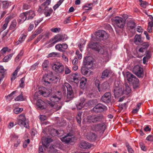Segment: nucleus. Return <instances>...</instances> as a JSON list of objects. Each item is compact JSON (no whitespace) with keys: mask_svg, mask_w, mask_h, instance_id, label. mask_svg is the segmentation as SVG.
<instances>
[{"mask_svg":"<svg viewBox=\"0 0 153 153\" xmlns=\"http://www.w3.org/2000/svg\"><path fill=\"white\" fill-rule=\"evenodd\" d=\"M61 93L59 91L56 94H54L50 98V101L45 100L43 101L41 99L38 100L36 102V105L37 107L41 109H46L48 105H49L54 108H56V110H59L62 107L61 105H58L59 103H58L60 100Z\"/></svg>","mask_w":153,"mask_h":153,"instance_id":"f257e3e1","label":"nucleus"},{"mask_svg":"<svg viewBox=\"0 0 153 153\" xmlns=\"http://www.w3.org/2000/svg\"><path fill=\"white\" fill-rule=\"evenodd\" d=\"M139 1L140 6L143 8H146L148 5L147 2L145 1H143L142 0H139Z\"/></svg>","mask_w":153,"mask_h":153,"instance_id":"37998d69","label":"nucleus"},{"mask_svg":"<svg viewBox=\"0 0 153 153\" xmlns=\"http://www.w3.org/2000/svg\"><path fill=\"white\" fill-rule=\"evenodd\" d=\"M53 69L58 73H61L64 71V66L61 63L57 62L52 65Z\"/></svg>","mask_w":153,"mask_h":153,"instance_id":"6e6552de","label":"nucleus"},{"mask_svg":"<svg viewBox=\"0 0 153 153\" xmlns=\"http://www.w3.org/2000/svg\"><path fill=\"white\" fill-rule=\"evenodd\" d=\"M60 30V28H53L51 29L52 32L54 33H58Z\"/></svg>","mask_w":153,"mask_h":153,"instance_id":"69168bd1","label":"nucleus"},{"mask_svg":"<svg viewBox=\"0 0 153 153\" xmlns=\"http://www.w3.org/2000/svg\"><path fill=\"white\" fill-rule=\"evenodd\" d=\"M49 62L48 60H45L42 64V67L44 70H46L48 66Z\"/></svg>","mask_w":153,"mask_h":153,"instance_id":"a19ab883","label":"nucleus"},{"mask_svg":"<svg viewBox=\"0 0 153 153\" xmlns=\"http://www.w3.org/2000/svg\"><path fill=\"white\" fill-rule=\"evenodd\" d=\"M26 13L27 19H32L35 15V13L34 11L32 10L27 11L26 12Z\"/></svg>","mask_w":153,"mask_h":153,"instance_id":"a878e982","label":"nucleus"},{"mask_svg":"<svg viewBox=\"0 0 153 153\" xmlns=\"http://www.w3.org/2000/svg\"><path fill=\"white\" fill-rule=\"evenodd\" d=\"M146 55L143 58V63L145 64L146 62V60L149 59L151 56V52L148 51H147L146 52Z\"/></svg>","mask_w":153,"mask_h":153,"instance_id":"c85d7f7f","label":"nucleus"},{"mask_svg":"<svg viewBox=\"0 0 153 153\" xmlns=\"http://www.w3.org/2000/svg\"><path fill=\"white\" fill-rule=\"evenodd\" d=\"M27 19V17L26 16V12L22 13L20 14L19 19L22 22H24Z\"/></svg>","mask_w":153,"mask_h":153,"instance_id":"f704fd0d","label":"nucleus"},{"mask_svg":"<svg viewBox=\"0 0 153 153\" xmlns=\"http://www.w3.org/2000/svg\"><path fill=\"white\" fill-rule=\"evenodd\" d=\"M128 26L131 29H133L135 27V25L134 22L132 21H130L128 22Z\"/></svg>","mask_w":153,"mask_h":153,"instance_id":"8fccbe9b","label":"nucleus"},{"mask_svg":"<svg viewBox=\"0 0 153 153\" xmlns=\"http://www.w3.org/2000/svg\"><path fill=\"white\" fill-rule=\"evenodd\" d=\"M85 100V99L83 97L81 98L80 99L79 101L78 102L76 105L77 109H80L83 108V104Z\"/></svg>","mask_w":153,"mask_h":153,"instance_id":"bb28decb","label":"nucleus"},{"mask_svg":"<svg viewBox=\"0 0 153 153\" xmlns=\"http://www.w3.org/2000/svg\"><path fill=\"white\" fill-rule=\"evenodd\" d=\"M87 82V78L82 76L80 79V87L82 89H85L86 86Z\"/></svg>","mask_w":153,"mask_h":153,"instance_id":"5701e85b","label":"nucleus"},{"mask_svg":"<svg viewBox=\"0 0 153 153\" xmlns=\"http://www.w3.org/2000/svg\"><path fill=\"white\" fill-rule=\"evenodd\" d=\"M109 85L107 82H105L100 85V88H99V91L102 92L109 88Z\"/></svg>","mask_w":153,"mask_h":153,"instance_id":"412c9836","label":"nucleus"},{"mask_svg":"<svg viewBox=\"0 0 153 153\" xmlns=\"http://www.w3.org/2000/svg\"><path fill=\"white\" fill-rule=\"evenodd\" d=\"M17 24L16 20H13L11 22L10 26L9 28L11 30H15Z\"/></svg>","mask_w":153,"mask_h":153,"instance_id":"e433bc0d","label":"nucleus"},{"mask_svg":"<svg viewBox=\"0 0 153 153\" xmlns=\"http://www.w3.org/2000/svg\"><path fill=\"white\" fill-rule=\"evenodd\" d=\"M10 16H8L6 18L5 21V23L3 25L2 27V30H5L7 27L8 23L10 21Z\"/></svg>","mask_w":153,"mask_h":153,"instance_id":"2f4dec72","label":"nucleus"},{"mask_svg":"<svg viewBox=\"0 0 153 153\" xmlns=\"http://www.w3.org/2000/svg\"><path fill=\"white\" fill-rule=\"evenodd\" d=\"M79 147L82 149H88L91 147V144L87 142L82 141L80 142Z\"/></svg>","mask_w":153,"mask_h":153,"instance_id":"4be33fe9","label":"nucleus"},{"mask_svg":"<svg viewBox=\"0 0 153 153\" xmlns=\"http://www.w3.org/2000/svg\"><path fill=\"white\" fill-rule=\"evenodd\" d=\"M13 53H11L5 56L3 59V61L4 62H7L10 60L12 57Z\"/></svg>","mask_w":153,"mask_h":153,"instance_id":"72a5a7b5","label":"nucleus"},{"mask_svg":"<svg viewBox=\"0 0 153 153\" xmlns=\"http://www.w3.org/2000/svg\"><path fill=\"white\" fill-rule=\"evenodd\" d=\"M97 135L93 133H88L87 135V138L89 140L91 141H95L97 138Z\"/></svg>","mask_w":153,"mask_h":153,"instance_id":"393cba45","label":"nucleus"},{"mask_svg":"<svg viewBox=\"0 0 153 153\" xmlns=\"http://www.w3.org/2000/svg\"><path fill=\"white\" fill-rule=\"evenodd\" d=\"M86 94L87 97L88 98H92L94 96V94L91 91H87Z\"/></svg>","mask_w":153,"mask_h":153,"instance_id":"864d4df0","label":"nucleus"},{"mask_svg":"<svg viewBox=\"0 0 153 153\" xmlns=\"http://www.w3.org/2000/svg\"><path fill=\"white\" fill-rule=\"evenodd\" d=\"M83 65L84 66L90 68L93 65V59L91 56L85 57L83 60Z\"/></svg>","mask_w":153,"mask_h":153,"instance_id":"1a4fd4ad","label":"nucleus"},{"mask_svg":"<svg viewBox=\"0 0 153 153\" xmlns=\"http://www.w3.org/2000/svg\"><path fill=\"white\" fill-rule=\"evenodd\" d=\"M126 77L127 79L129 82H131L133 84H134L136 85L139 83V80L138 79L129 72H126ZM137 86V85H136V87Z\"/></svg>","mask_w":153,"mask_h":153,"instance_id":"0eeeda50","label":"nucleus"},{"mask_svg":"<svg viewBox=\"0 0 153 153\" xmlns=\"http://www.w3.org/2000/svg\"><path fill=\"white\" fill-rule=\"evenodd\" d=\"M58 79V77L56 76H54L52 78H49L48 75L45 74L43 76L42 80L46 83H50L51 82H56L57 81Z\"/></svg>","mask_w":153,"mask_h":153,"instance_id":"4468645a","label":"nucleus"},{"mask_svg":"<svg viewBox=\"0 0 153 153\" xmlns=\"http://www.w3.org/2000/svg\"><path fill=\"white\" fill-rule=\"evenodd\" d=\"M51 0H46L41 5V7H40V9H43L44 7H48L51 3Z\"/></svg>","mask_w":153,"mask_h":153,"instance_id":"ea45409f","label":"nucleus"},{"mask_svg":"<svg viewBox=\"0 0 153 153\" xmlns=\"http://www.w3.org/2000/svg\"><path fill=\"white\" fill-rule=\"evenodd\" d=\"M143 68L139 66H135L132 70V72L139 77H142L143 76Z\"/></svg>","mask_w":153,"mask_h":153,"instance_id":"9b49d317","label":"nucleus"},{"mask_svg":"<svg viewBox=\"0 0 153 153\" xmlns=\"http://www.w3.org/2000/svg\"><path fill=\"white\" fill-rule=\"evenodd\" d=\"M146 140L150 141H153V135H149L146 138Z\"/></svg>","mask_w":153,"mask_h":153,"instance_id":"0e129e2a","label":"nucleus"},{"mask_svg":"<svg viewBox=\"0 0 153 153\" xmlns=\"http://www.w3.org/2000/svg\"><path fill=\"white\" fill-rule=\"evenodd\" d=\"M59 53L56 52H52L48 54V57H59Z\"/></svg>","mask_w":153,"mask_h":153,"instance_id":"79ce46f5","label":"nucleus"},{"mask_svg":"<svg viewBox=\"0 0 153 153\" xmlns=\"http://www.w3.org/2000/svg\"><path fill=\"white\" fill-rule=\"evenodd\" d=\"M134 43L136 45H139L141 42L140 36L139 35H136L134 38Z\"/></svg>","mask_w":153,"mask_h":153,"instance_id":"c756f323","label":"nucleus"},{"mask_svg":"<svg viewBox=\"0 0 153 153\" xmlns=\"http://www.w3.org/2000/svg\"><path fill=\"white\" fill-rule=\"evenodd\" d=\"M125 89L123 91V93L124 94H128L131 91V89L130 87L127 85H125Z\"/></svg>","mask_w":153,"mask_h":153,"instance_id":"58836bf2","label":"nucleus"},{"mask_svg":"<svg viewBox=\"0 0 153 153\" xmlns=\"http://www.w3.org/2000/svg\"><path fill=\"white\" fill-rule=\"evenodd\" d=\"M64 0H59L57 3L54 5L53 7V9L55 10L63 2Z\"/></svg>","mask_w":153,"mask_h":153,"instance_id":"09e8293b","label":"nucleus"},{"mask_svg":"<svg viewBox=\"0 0 153 153\" xmlns=\"http://www.w3.org/2000/svg\"><path fill=\"white\" fill-rule=\"evenodd\" d=\"M42 31V30L41 28H38L34 32V33L37 36L39 34L41 33Z\"/></svg>","mask_w":153,"mask_h":153,"instance_id":"774afa93","label":"nucleus"},{"mask_svg":"<svg viewBox=\"0 0 153 153\" xmlns=\"http://www.w3.org/2000/svg\"><path fill=\"white\" fill-rule=\"evenodd\" d=\"M51 91L50 89H47L43 87L42 89L40 90L39 93L45 97H48L51 93Z\"/></svg>","mask_w":153,"mask_h":153,"instance_id":"a211bd4d","label":"nucleus"},{"mask_svg":"<svg viewBox=\"0 0 153 153\" xmlns=\"http://www.w3.org/2000/svg\"><path fill=\"white\" fill-rule=\"evenodd\" d=\"M16 101H22L24 100L22 95L21 94L17 96L15 99Z\"/></svg>","mask_w":153,"mask_h":153,"instance_id":"603ef678","label":"nucleus"},{"mask_svg":"<svg viewBox=\"0 0 153 153\" xmlns=\"http://www.w3.org/2000/svg\"><path fill=\"white\" fill-rule=\"evenodd\" d=\"M23 110V109L22 108H16L13 110V112L15 114H19Z\"/></svg>","mask_w":153,"mask_h":153,"instance_id":"3c124183","label":"nucleus"},{"mask_svg":"<svg viewBox=\"0 0 153 153\" xmlns=\"http://www.w3.org/2000/svg\"><path fill=\"white\" fill-rule=\"evenodd\" d=\"M67 97H68L71 98L73 96V91L71 87H70L68 89Z\"/></svg>","mask_w":153,"mask_h":153,"instance_id":"c03bdc74","label":"nucleus"},{"mask_svg":"<svg viewBox=\"0 0 153 153\" xmlns=\"http://www.w3.org/2000/svg\"><path fill=\"white\" fill-rule=\"evenodd\" d=\"M2 7L4 9L7 8L10 6L9 3L7 1H3L2 2Z\"/></svg>","mask_w":153,"mask_h":153,"instance_id":"49530a36","label":"nucleus"},{"mask_svg":"<svg viewBox=\"0 0 153 153\" xmlns=\"http://www.w3.org/2000/svg\"><path fill=\"white\" fill-rule=\"evenodd\" d=\"M39 64V62H37L35 63L31 66L30 70H33L35 69Z\"/></svg>","mask_w":153,"mask_h":153,"instance_id":"052dcab7","label":"nucleus"},{"mask_svg":"<svg viewBox=\"0 0 153 153\" xmlns=\"http://www.w3.org/2000/svg\"><path fill=\"white\" fill-rule=\"evenodd\" d=\"M52 44L53 45L56 43L61 41L60 36H55L54 38L52 39Z\"/></svg>","mask_w":153,"mask_h":153,"instance_id":"4c0bfd02","label":"nucleus"},{"mask_svg":"<svg viewBox=\"0 0 153 153\" xmlns=\"http://www.w3.org/2000/svg\"><path fill=\"white\" fill-rule=\"evenodd\" d=\"M61 140L65 143H69L73 142L72 136L71 134L68 133L66 135L60 138Z\"/></svg>","mask_w":153,"mask_h":153,"instance_id":"f3484780","label":"nucleus"},{"mask_svg":"<svg viewBox=\"0 0 153 153\" xmlns=\"http://www.w3.org/2000/svg\"><path fill=\"white\" fill-rule=\"evenodd\" d=\"M20 68L19 67H18L14 72H13L12 77L11 78V80H14L16 78V76H17L18 71H19Z\"/></svg>","mask_w":153,"mask_h":153,"instance_id":"c9c22d12","label":"nucleus"},{"mask_svg":"<svg viewBox=\"0 0 153 153\" xmlns=\"http://www.w3.org/2000/svg\"><path fill=\"white\" fill-rule=\"evenodd\" d=\"M25 78L24 77L22 78L20 80V83L19 85L20 87L21 88H23L24 87V82L25 81Z\"/></svg>","mask_w":153,"mask_h":153,"instance_id":"bf43d9fd","label":"nucleus"},{"mask_svg":"<svg viewBox=\"0 0 153 153\" xmlns=\"http://www.w3.org/2000/svg\"><path fill=\"white\" fill-rule=\"evenodd\" d=\"M6 70L4 69L2 66L0 65V75L1 74H5Z\"/></svg>","mask_w":153,"mask_h":153,"instance_id":"338daca9","label":"nucleus"},{"mask_svg":"<svg viewBox=\"0 0 153 153\" xmlns=\"http://www.w3.org/2000/svg\"><path fill=\"white\" fill-rule=\"evenodd\" d=\"M16 91H13L11 93L6 97V98L9 100H10L13 99V95L16 92Z\"/></svg>","mask_w":153,"mask_h":153,"instance_id":"5fc2aeb1","label":"nucleus"},{"mask_svg":"<svg viewBox=\"0 0 153 153\" xmlns=\"http://www.w3.org/2000/svg\"><path fill=\"white\" fill-rule=\"evenodd\" d=\"M64 70L65 74H69L71 72V70L70 68L66 65H65L64 66Z\"/></svg>","mask_w":153,"mask_h":153,"instance_id":"a18cd8bd","label":"nucleus"},{"mask_svg":"<svg viewBox=\"0 0 153 153\" xmlns=\"http://www.w3.org/2000/svg\"><path fill=\"white\" fill-rule=\"evenodd\" d=\"M26 36L24 34H22L19 39L22 43L25 40Z\"/></svg>","mask_w":153,"mask_h":153,"instance_id":"e2e57ef3","label":"nucleus"},{"mask_svg":"<svg viewBox=\"0 0 153 153\" xmlns=\"http://www.w3.org/2000/svg\"><path fill=\"white\" fill-rule=\"evenodd\" d=\"M91 5V4H85L84 6V8H85V10H91L92 9V7H90Z\"/></svg>","mask_w":153,"mask_h":153,"instance_id":"680f3d73","label":"nucleus"},{"mask_svg":"<svg viewBox=\"0 0 153 153\" xmlns=\"http://www.w3.org/2000/svg\"><path fill=\"white\" fill-rule=\"evenodd\" d=\"M43 19V18H41L38 19H37L34 21V24L36 27L42 21Z\"/></svg>","mask_w":153,"mask_h":153,"instance_id":"13d9d810","label":"nucleus"},{"mask_svg":"<svg viewBox=\"0 0 153 153\" xmlns=\"http://www.w3.org/2000/svg\"><path fill=\"white\" fill-rule=\"evenodd\" d=\"M91 129L94 131L103 133L105 129V126L104 123H101L92 126Z\"/></svg>","mask_w":153,"mask_h":153,"instance_id":"423d86ee","label":"nucleus"},{"mask_svg":"<svg viewBox=\"0 0 153 153\" xmlns=\"http://www.w3.org/2000/svg\"><path fill=\"white\" fill-rule=\"evenodd\" d=\"M88 68L83 66L80 69V71L81 74L84 76H89L92 74V72L89 70Z\"/></svg>","mask_w":153,"mask_h":153,"instance_id":"dca6fc26","label":"nucleus"},{"mask_svg":"<svg viewBox=\"0 0 153 153\" xmlns=\"http://www.w3.org/2000/svg\"><path fill=\"white\" fill-rule=\"evenodd\" d=\"M101 99L103 102L105 103H109L111 102V95L109 92L105 93L102 96Z\"/></svg>","mask_w":153,"mask_h":153,"instance_id":"2eb2a0df","label":"nucleus"},{"mask_svg":"<svg viewBox=\"0 0 153 153\" xmlns=\"http://www.w3.org/2000/svg\"><path fill=\"white\" fill-rule=\"evenodd\" d=\"M110 70L106 69L103 71L102 73V75L101 76V78L102 79L105 78L108 76L110 73Z\"/></svg>","mask_w":153,"mask_h":153,"instance_id":"7c9ffc66","label":"nucleus"},{"mask_svg":"<svg viewBox=\"0 0 153 153\" xmlns=\"http://www.w3.org/2000/svg\"><path fill=\"white\" fill-rule=\"evenodd\" d=\"M8 50V48L7 47H4L0 51V53H1V55H4Z\"/></svg>","mask_w":153,"mask_h":153,"instance_id":"6e6d98bb","label":"nucleus"},{"mask_svg":"<svg viewBox=\"0 0 153 153\" xmlns=\"http://www.w3.org/2000/svg\"><path fill=\"white\" fill-rule=\"evenodd\" d=\"M121 86V83L120 81H116L115 82L113 92L115 97H118L122 94L123 91Z\"/></svg>","mask_w":153,"mask_h":153,"instance_id":"7ed1b4c3","label":"nucleus"},{"mask_svg":"<svg viewBox=\"0 0 153 153\" xmlns=\"http://www.w3.org/2000/svg\"><path fill=\"white\" fill-rule=\"evenodd\" d=\"M52 8H49L48 7H45L44 13L46 17L49 16L53 12Z\"/></svg>","mask_w":153,"mask_h":153,"instance_id":"b1692460","label":"nucleus"},{"mask_svg":"<svg viewBox=\"0 0 153 153\" xmlns=\"http://www.w3.org/2000/svg\"><path fill=\"white\" fill-rule=\"evenodd\" d=\"M114 24L118 27L122 28H123L125 24V20L122 17L116 16L113 20Z\"/></svg>","mask_w":153,"mask_h":153,"instance_id":"39448f33","label":"nucleus"},{"mask_svg":"<svg viewBox=\"0 0 153 153\" xmlns=\"http://www.w3.org/2000/svg\"><path fill=\"white\" fill-rule=\"evenodd\" d=\"M71 87V85L68 83H65L64 85H62V89L63 90V93H65L66 90H67V91H68V88Z\"/></svg>","mask_w":153,"mask_h":153,"instance_id":"473e14b6","label":"nucleus"},{"mask_svg":"<svg viewBox=\"0 0 153 153\" xmlns=\"http://www.w3.org/2000/svg\"><path fill=\"white\" fill-rule=\"evenodd\" d=\"M95 35L97 38H99L100 40L105 39L108 38L107 33L103 30H99L96 32Z\"/></svg>","mask_w":153,"mask_h":153,"instance_id":"9d476101","label":"nucleus"},{"mask_svg":"<svg viewBox=\"0 0 153 153\" xmlns=\"http://www.w3.org/2000/svg\"><path fill=\"white\" fill-rule=\"evenodd\" d=\"M18 124L21 126H24L26 128H29L28 120L26 119L25 115H19L17 117Z\"/></svg>","mask_w":153,"mask_h":153,"instance_id":"20e7f679","label":"nucleus"},{"mask_svg":"<svg viewBox=\"0 0 153 153\" xmlns=\"http://www.w3.org/2000/svg\"><path fill=\"white\" fill-rule=\"evenodd\" d=\"M55 48L56 49L58 50L59 51L62 52H63L65 51L62 49V44H59L56 45L55 46Z\"/></svg>","mask_w":153,"mask_h":153,"instance_id":"de8ad7c7","label":"nucleus"},{"mask_svg":"<svg viewBox=\"0 0 153 153\" xmlns=\"http://www.w3.org/2000/svg\"><path fill=\"white\" fill-rule=\"evenodd\" d=\"M88 48H90L96 51L100 54H102L105 61L109 60L110 56V53H108L107 49L103 48L99 44L94 43L93 41L90 42L88 45Z\"/></svg>","mask_w":153,"mask_h":153,"instance_id":"f03ea898","label":"nucleus"},{"mask_svg":"<svg viewBox=\"0 0 153 153\" xmlns=\"http://www.w3.org/2000/svg\"><path fill=\"white\" fill-rule=\"evenodd\" d=\"M60 36L61 41L63 42L66 41L68 39V37L67 36L65 35Z\"/></svg>","mask_w":153,"mask_h":153,"instance_id":"4d7b16f0","label":"nucleus"},{"mask_svg":"<svg viewBox=\"0 0 153 153\" xmlns=\"http://www.w3.org/2000/svg\"><path fill=\"white\" fill-rule=\"evenodd\" d=\"M52 141V140L51 138L43 137L42 138V144L46 148L49 146L50 143Z\"/></svg>","mask_w":153,"mask_h":153,"instance_id":"6ab92c4d","label":"nucleus"},{"mask_svg":"<svg viewBox=\"0 0 153 153\" xmlns=\"http://www.w3.org/2000/svg\"><path fill=\"white\" fill-rule=\"evenodd\" d=\"M106 107L101 103H99L96 105L92 109L91 111L96 113L100 112L106 109Z\"/></svg>","mask_w":153,"mask_h":153,"instance_id":"ddd939ff","label":"nucleus"},{"mask_svg":"<svg viewBox=\"0 0 153 153\" xmlns=\"http://www.w3.org/2000/svg\"><path fill=\"white\" fill-rule=\"evenodd\" d=\"M73 80L75 83L77 84L79 81L80 77L78 73H75L72 74Z\"/></svg>","mask_w":153,"mask_h":153,"instance_id":"cd10ccee","label":"nucleus"},{"mask_svg":"<svg viewBox=\"0 0 153 153\" xmlns=\"http://www.w3.org/2000/svg\"><path fill=\"white\" fill-rule=\"evenodd\" d=\"M102 115H88L87 117V121L88 122H95L101 121Z\"/></svg>","mask_w":153,"mask_h":153,"instance_id":"f8f14e48","label":"nucleus"},{"mask_svg":"<svg viewBox=\"0 0 153 153\" xmlns=\"http://www.w3.org/2000/svg\"><path fill=\"white\" fill-rule=\"evenodd\" d=\"M11 140L14 142V146L17 147L20 143L21 140L19 138L18 136L15 134L12 135Z\"/></svg>","mask_w":153,"mask_h":153,"instance_id":"aec40b11","label":"nucleus"}]
</instances>
